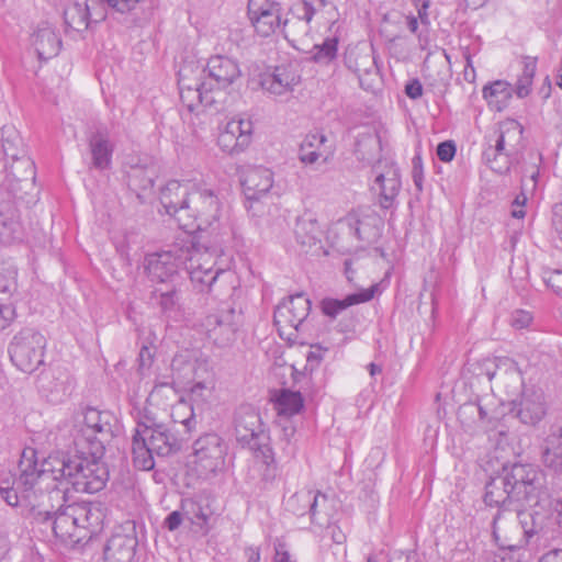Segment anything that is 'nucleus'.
<instances>
[{"mask_svg": "<svg viewBox=\"0 0 562 562\" xmlns=\"http://www.w3.org/2000/svg\"><path fill=\"white\" fill-rule=\"evenodd\" d=\"M104 453L105 447L97 445L95 448L76 446L66 454H52L45 460L42 471L35 468L24 471L16 481V488L25 493L52 477L64 480L77 492H99L109 479Z\"/></svg>", "mask_w": 562, "mask_h": 562, "instance_id": "nucleus-1", "label": "nucleus"}, {"mask_svg": "<svg viewBox=\"0 0 562 562\" xmlns=\"http://www.w3.org/2000/svg\"><path fill=\"white\" fill-rule=\"evenodd\" d=\"M206 70L209 79L214 81V83L203 81L202 83L192 85L189 77H183L179 81L181 100L190 110H193L199 104H212L214 99L210 93L228 87L240 77L238 64L221 55L209 59Z\"/></svg>", "mask_w": 562, "mask_h": 562, "instance_id": "nucleus-2", "label": "nucleus"}, {"mask_svg": "<svg viewBox=\"0 0 562 562\" xmlns=\"http://www.w3.org/2000/svg\"><path fill=\"white\" fill-rule=\"evenodd\" d=\"M102 524V512L87 503L68 505L58 512L53 524L55 536L63 542H79Z\"/></svg>", "mask_w": 562, "mask_h": 562, "instance_id": "nucleus-3", "label": "nucleus"}, {"mask_svg": "<svg viewBox=\"0 0 562 562\" xmlns=\"http://www.w3.org/2000/svg\"><path fill=\"white\" fill-rule=\"evenodd\" d=\"M160 200L169 213H178L186 209L205 213L217 207V200L211 192L198 189L189 192V187L178 181H171L166 186Z\"/></svg>", "mask_w": 562, "mask_h": 562, "instance_id": "nucleus-4", "label": "nucleus"}, {"mask_svg": "<svg viewBox=\"0 0 562 562\" xmlns=\"http://www.w3.org/2000/svg\"><path fill=\"white\" fill-rule=\"evenodd\" d=\"M164 385L156 387L151 394L153 401ZM154 404L149 402L145 407L144 415L137 425L135 434L144 440L151 450L158 456H167L177 447V439L171 431L164 425L154 412Z\"/></svg>", "mask_w": 562, "mask_h": 562, "instance_id": "nucleus-5", "label": "nucleus"}, {"mask_svg": "<svg viewBox=\"0 0 562 562\" xmlns=\"http://www.w3.org/2000/svg\"><path fill=\"white\" fill-rule=\"evenodd\" d=\"M311 311V302L303 294H296L283 300L274 311V325L279 336L289 341H295L300 326Z\"/></svg>", "mask_w": 562, "mask_h": 562, "instance_id": "nucleus-6", "label": "nucleus"}, {"mask_svg": "<svg viewBox=\"0 0 562 562\" xmlns=\"http://www.w3.org/2000/svg\"><path fill=\"white\" fill-rule=\"evenodd\" d=\"M112 415L109 412H102L92 407L83 412L82 419L76 425L77 447L95 448L97 445L105 447L112 438L111 427Z\"/></svg>", "mask_w": 562, "mask_h": 562, "instance_id": "nucleus-7", "label": "nucleus"}, {"mask_svg": "<svg viewBox=\"0 0 562 562\" xmlns=\"http://www.w3.org/2000/svg\"><path fill=\"white\" fill-rule=\"evenodd\" d=\"M247 15L255 32L262 37L274 34L282 25V8L274 0H248Z\"/></svg>", "mask_w": 562, "mask_h": 562, "instance_id": "nucleus-8", "label": "nucleus"}, {"mask_svg": "<svg viewBox=\"0 0 562 562\" xmlns=\"http://www.w3.org/2000/svg\"><path fill=\"white\" fill-rule=\"evenodd\" d=\"M13 363L24 372H32L43 362L42 338L15 340L10 347Z\"/></svg>", "mask_w": 562, "mask_h": 562, "instance_id": "nucleus-9", "label": "nucleus"}, {"mask_svg": "<svg viewBox=\"0 0 562 562\" xmlns=\"http://www.w3.org/2000/svg\"><path fill=\"white\" fill-rule=\"evenodd\" d=\"M196 470L214 472L223 463V449L216 436H204L195 442L194 460Z\"/></svg>", "mask_w": 562, "mask_h": 562, "instance_id": "nucleus-10", "label": "nucleus"}, {"mask_svg": "<svg viewBox=\"0 0 562 562\" xmlns=\"http://www.w3.org/2000/svg\"><path fill=\"white\" fill-rule=\"evenodd\" d=\"M251 122L243 119L229 121L218 136V145L227 153L244 149L250 142Z\"/></svg>", "mask_w": 562, "mask_h": 562, "instance_id": "nucleus-11", "label": "nucleus"}, {"mask_svg": "<svg viewBox=\"0 0 562 562\" xmlns=\"http://www.w3.org/2000/svg\"><path fill=\"white\" fill-rule=\"evenodd\" d=\"M300 75L296 69L290 65H281L267 71L260 77L261 87L274 94H282L293 90L300 83Z\"/></svg>", "mask_w": 562, "mask_h": 562, "instance_id": "nucleus-12", "label": "nucleus"}, {"mask_svg": "<svg viewBox=\"0 0 562 562\" xmlns=\"http://www.w3.org/2000/svg\"><path fill=\"white\" fill-rule=\"evenodd\" d=\"M270 403L277 415L286 419L301 414L305 406L301 392L289 389L271 391Z\"/></svg>", "mask_w": 562, "mask_h": 562, "instance_id": "nucleus-13", "label": "nucleus"}, {"mask_svg": "<svg viewBox=\"0 0 562 562\" xmlns=\"http://www.w3.org/2000/svg\"><path fill=\"white\" fill-rule=\"evenodd\" d=\"M241 184L246 196L256 200L272 188L273 176L267 168H251L244 172Z\"/></svg>", "mask_w": 562, "mask_h": 562, "instance_id": "nucleus-14", "label": "nucleus"}, {"mask_svg": "<svg viewBox=\"0 0 562 562\" xmlns=\"http://www.w3.org/2000/svg\"><path fill=\"white\" fill-rule=\"evenodd\" d=\"M379 291V285L374 284L368 289L361 290L358 293H353L345 297L344 300H337V299H325L321 303V307L324 314L328 316H336L344 310L369 302L372 300L375 295V293Z\"/></svg>", "mask_w": 562, "mask_h": 562, "instance_id": "nucleus-15", "label": "nucleus"}, {"mask_svg": "<svg viewBox=\"0 0 562 562\" xmlns=\"http://www.w3.org/2000/svg\"><path fill=\"white\" fill-rule=\"evenodd\" d=\"M482 93L488 106L495 111H503L507 108L513 97L510 83L504 80H496L485 86Z\"/></svg>", "mask_w": 562, "mask_h": 562, "instance_id": "nucleus-16", "label": "nucleus"}, {"mask_svg": "<svg viewBox=\"0 0 562 562\" xmlns=\"http://www.w3.org/2000/svg\"><path fill=\"white\" fill-rule=\"evenodd\" d=\"M147 270L153 279L165 282L177 273V260L169 252L151 255L148 258Z\"/></svg>", "mask_w": 562, "mask_h": 562, "instance_id": "nucleus-17", "label": "nucleus"}, {"mask_svg": "<svg viewBox=\"0 0 562 562\" xmlns=\"http://www.w3.org/2000/svg\"><path fill=\"white\" fill-rule=\"evenodd\" d=\"M33 43L38 53V56L43 59H48L57 55L60 47V41L58 36L49 27L38 30L34 34Z\"/></svg>", "mask_w": 562, "mask_h": 562, "instance_id": "nucleus-18", "label": "nucleus"}, {"mask_svg": "<svg viewBox=\"0 0 562 562\" xmlns=\"http://www.w3.org/2000/svg\"><path fill=\"white\" fill-rule=\"evenodd\" d=\"M538 58L532 56H525L521 60V74L516 82V94L519 98H525L530 94L532 89L533 78L537 71Z\"/></svg>", "mask_w": 562, "mask_h": 562, "instance_id": "nucleus-19", "label": "nucleus"}, {"mask_svg": "<svg viewBox=\"0 0 562 562\" xmlns=\"http://www.w3.org/2000/svg\"><path fill=\"white\" fill-rule=\"evenodd\" d=\"M261 426L262 423L257 413L245 414L236 426L238 438L246 443H250L263 432Z\"/></svg>", "mask_w": 562, "mask_h": 562, "instance_id": "nucleus-20", "label": "nucleus"}, {"mask_svg": "<svg viewBox=\"0 0 562 562\" xmlns=\"http://www.w3.org/2000/svg\"><path fill=\"white\" fill-rule=\"evenodd\" d=\"M328 349L315 344L310 346V350L306 353V363L300 370L296 364H292L293 369V379L294 381H299L301 376L312 373L315 369L319 367V364L325 359Z\"/></svg>", "mask_w": 562, "mask_h": 562, "instance_id": "nucleus-21", "label": "nucleus"}, {"mask_svg": "<svg viewBox=\"0 0 562 562\" xmlns=\"http://www.w3.org/2000/svg\"><path fill=\"white\" fill-rule=\"evenodd\" d=\"M154 453L155 451L135 434L133 438L134 465L139 470H151L155 465Z\"/></svg>", "mask_w": 562, "mask_h": 562, "instance_id": "nucleus-22", "label": "nucleus"}, {"mask_svg": "<svg viewBox=\"0 0 562 562\" xmlns=\"http://www.w3.org/2000/svg\"><path fill=\"white\" fill-rule=\"evenodd\" d=\"M446 63L434 54H429L424 64V76L431 79L432 81H439L447 77L448 65L450 64V57L445 53Z\"/></svg>", "mask_w": 562, "mask_h": 562, "instance_id": "nucleus-23", "label": "nucleus"}, {"mask_svg": "<svg viewBox=\"0 0 562 562\" xmlns=\"http://www.w3.org/2000/svg\"><path fill=\"white\" fill-rule=\"evenodd\" d=\"M325 136L314 133L310 134L305 137L304 142L301 145L300 157L301 160L305 164H313L319 158V154L317 149L325 142Z\"/></svg>", "mask_w": 562, "mask_h": 562, "instance_id": "nucleus-24", "label": "nucleus"}, {"mask_svg": "<svg viewBox=\"0 0 562 562\" xmlns=\"http://www.w3.org/2000/svg\"><path fill=\"white\" fill-rule=\"evenodd\" d=\"M509 135L514 140H519L521 136V128L519 124L515 121H510L505 123L502 126L501 136L496 143V150L502 153L506 148V136Z\"/></svg>", "mask_w": 562, "mask_h": 562, "instance_id": "nucleus-25", "label": "nucleus"}, {"mask_svg": "<svg viewBox=\"0 0 562 562\" xmlns=\"http://www.w3.org/2000/svg\"><path fill=\"white\" fill-rule=\"evenodd\" d=\"M337 38H328L321 46H316L314 58L317 61H330L337 54Z\"/></svg>", "mask_w": 562, "mask_h": 562, "instance_id": "nucleus-26", "label": "nucleus"}, {"mask_svg": "<svg viewBox=\"0 0 562 562\" xmlns=\"http://www.w3.org/2000/svg\"><path fill=\"white\" fill-rule=\"evenodd\" d=\"M92 155L98 167H106L111 160V148L106 142L99 140L92 145Z\"/></svg>", "mask_w": 562, "mask_h": 562, "instance_id": "nucleus-27", "label": "nucleus"}, {"mask_svg": "<svg viewBox=\"0 0 562 562\" xmlns=\"http://www.w3.org/2000/svg\"><path fill=\"white\" fill-rule=\"evenodd\" d=\"M65 21L72 30L78 31L87 26V21L83 16L82 10L77 5L68 8L65 11Z\"/></svg>", "mask_w": 562, "mask_h": 562, "instance_id": "nucleus-28", "label": "nucleus"}, {"mask_svg": "<svg viewBox=\"0 0 562 562\" xmlns=\"http://www.w3.org/2000/svg\"><path fill=\"white\" fill-rule=\"evenodd\" d=\"M16 283V270L12 266H0V291H9Z\"/></svg>", "mask_w": 562, "mask_h": 562, "instance_id": "nucleus-29", "label": "nucleus"}, {"mask_svg": "<svg viewBox=\"0 0 562 562\" xmlns=\"http://www.w3.org/2000/svg\"><path fill=\"white\" fill-rule=\"evenodd\" d=\"M109 7L119 12H130L147 0H104Z\"/></svg>", "mask_w": 562, "mask_h": 562, "instance_id": "nucleus-30", "label": "nucleus"}, {"mask_svg": "<svg viewBox=\"0 0 562 562\" xmlns=\"http://www.w3.org/2000/svg\"><path fill=\"white\" fill-rule=\"evenodd\" d=\"M456 145L451 140L442 142L437 147V156L443 162H450L456 155Z\"/></svg>", "mask_w": 562, "mask_h": 562, "instance_id": "nucleus-31", "label": "nucleus"}, {"mask_svg": "<svg viewBox=\"0 0 562 562\" xmlns=\"http://www.w3.org/2000/svg\"><path fill=\"white\" fill-rule=\"evenodd\" d=\"M120 557H116V544L115 542H111L106 550H105V558L109 561H117V562H126L131 559V550L130 549H123L120 550Z\"/></svg>", "mask_w": 562, "mask_h": 562, "instance_id": "nucleus-32", "label": "nucleus"}, {"mask_svg": "<svg viewBox=\"0 0 562 562\" xmlns=\"http://www.w3.org/2000/svg\"><path fill=\"white\" fill-rule=\"evenodd\" d=\"M497 524H498V520L495 519L494 520V527H493V536H494V539H495L496 543L502 549H513L514 548V543L512 542V539L508 536H505V537L501 536V528L498 527Z\"/></svg>", "mask_w": 562, "mask_h": 562, "instance_id": "nucleus-33", "label": "nucleus"}, {"mask_svg": "<svg viewBox=\"0 0 562 562\" xmlns=\"http://www.w3.org/2000/svg\"><path fill=\"white\" fill-rule=\"evenodd\" d=\"M15 316L11 305H0V328H4Z\"/></svg>", "mask_w": 562, "mask_h": 562, "instance_id": "nucleus-34", "label": "nucleus"}, {"mask_svg": "<svg viewBox=\"0 0 562 562\" xmlns=\"http://www.w3.org/2000/svg\"><path fill=\"white\" fill-rule=\"evenodd\" d=\"M405 93L411 99H418L423 95V87L418 80H412L405 86Z\"/></svg>", "mask_w": 562, "mask_h": 562, "instance_id": "nucleus-35", "label": "nucleus"}, {"mask_svg": "<svg viewBox=\"0 0 562 562\" xmlns=\"http://www.w3.org/2000/svg\"><path fill=\"white\" fill-rule=\"evenodd\" d=\"M415 7L417 8L418 18L423 23H428V8L430 5V0H412Z\"/></svg>", "mask_w": 562, "mask_h": 562, "instance_id": "nucleus-36", "label": "nucleus"}, {"mask_svg": "<svg viewBox=\"0 0 562 562\" xmlns=\"http://www.w3.org/2000/svg\"><path fill=\"white\" fill-rule=\"evenodd\" d=\"M547 284L554 291H562V271H553L547 278Z\"/></svg>", "mask_w": 562, "mask_h": 562, "instance_id": "nucleus-37", "label": "nucleus"}, {"mask_svg": "<svg viewBox=\"0 0 562 562\" xmlns=\"http://www.w3.org/2000/svg\"><path fill=\"white\" fill-rule=\"evenodd\" d=\"M0 492L5 499V502L11 505L15 506L19 503V496L13 488L4 487L3 485L0 486Z\"/></svg>", "mask_w": 562, "mask_h": 562, "instance_id": "nucleus-38", "label": "nucleus"}, {"mask_svg": "<svg viewBox=\"0 0 562 562\" xmlns=\"http://www.w3.org/2000/svg\"><path fill=\"white\" fill-rule=\"evenodd\" d=\"M181 522L182 517L179 512H172L165 520V524L170 531L176 530L181 525Z\"/></svg>", "mask_w": 562, "mask_h": 562, "instance_id": "nucleus-39", "label": "nucleus"}, {"mask_svg": "<svg viewBox=\"0 0 562 562\" xmlns=\"http://www.w3.org/2000/svg\"><path fill=\"white\" fill-rule=\"evenodd\" d=\"M539 562H562V552L554 550L546 554Z\"/></svg>", "mask_w": 562, "mask_h": 562, "instance_id": "nucleus-40", "label": "nucleus"}, {"mask_svg": "<svg viewBox=\"0 0 562 562\" xmlns=\"http://www.w3.org/2000/svg\"><path fill=\"white\" fill-rule=\"evenodd\" d=\"M525 210L521 206H514L512 211V215L515 218H524L525 217Z\"/></svg>", "mask_w": 562, "mask_h": 562, "instance_id": "nucleus-41", "label": "nucleus"}, {"mask_svg": "<svg viewBox=\"0 0 562 562\" xmlns=\"http://www.w3.org/2000/svg\"><path fill=\"white\" fill-rule=\"evenodd\" d=\"M526 196L525 194H520L518 195L515 201H514V206H521V207H525V204H526Z\"/></svg>", "mask_w": 562, "mask_h": 562, "instance_id": "nucleus-42", "label": "nucleus"}, {"mask_svg": "<svg viewBox=\"0 0 562 562\" xmlns=\"http://www.w3.org/2000/svg\"><path fill=\"white\" fill-rule=\"evenodd\" d=\"M276 562H291L286 552H278Z\"/></svg>", "mask_w": 562, "mask_h": 562, "instance_id": "nucleus-43", "label": "nucleus"}, {"mask_svg": "<svg viewBox=\"0 0 562 562\" xmlns=\"http://www.w3.org/2000/svg\"><path fill=\"white\" fill-rule=\"evenodd\" d=\"M408 24H409V29H411V31H412V32H416V31H417V29H418V22H417V19H416V18H412V19L409 20V23H408Z\"/></svg>", "mask_w": 562, "mask_h": 562, "instance_id": "nucleus-44", "label": "nucleus"}, {"mask_svg": "<svg viewBox=\"0 0 562 562\" xmlns=\"http://www.w3.org/2000/svg\"><path fill=\"white\" fill-rule=\"evenodd\" d=\"M557 85H558L559 88L562 89V63H561V67H560V70H559Z\"/></svg>", "mask_w": 562, "mask_h": 562, "instance_id": "nucleus-45", "label": "nucleus"}, {"mask_svg": "<svg viewBox=\"0 0 562 562\" xmlns=\"http://www.w3.org/2000/svg\"><path fill=\"white\" fill-rule=\"evenodd\" d=\"M196 517H198L200 520H202L204 524H206V522H207V520H209L207 515H205V514H204V513H202V512H201L200 514H198V515H196Z\"/></svg>", "mask_w": 562, "mask_h": 562, "instance_id": "nucleus-46", "label": "nucleus"}, {"mask_svg": "<svg viewBox=\"0 0 562 562\" xmlns=\"http://www.w3.org/2000/svg\"><path fill=\"white\" fill-rule=\"evenodd\" d=\"M381 370L374 364V363H371L370 364V372L371 374H375L376 372H380Z\"/></svg>", "mask_w": 562, "mask_h": 562, "instance_id": "nucleus-47", "label": "nucleus"}, {"mask_svg": "<svg viewBox=\"0 0 562 562\" xmlns=\"http://www.w3.org/2000/svg\"><path fill=\"white\" fill-rule=\"evenodd\" d=\"M182 227L188 231V232H191L194 229L193 225H188V224H183Z\"/></svg>", "mask_w": 562, "mask_h": 562, "instance_id": "nucleus-48", "label": "nucleus"}, {"mask_svg": "<svg viewBox=\"0 0 562 562\" xmlns=\"http://www.w3.org/2000/svg\"><path fill=\"white\" fill-rule=\"evenodd\" d=\"M349 271H350V263L346 262V272L349 273Z\"/></svg>", "mask_w": 562, "mask_h": 562, "instance_id": "nucleus-49", "label": "nucleus"}, {"mask_svg": "<svg viewBox=\"0 0 562 562\" xmlns=\"http://www.w3.org/2000/svg\"><path fill=\"white\" fill-rule=\"evenodd\" d=\"M255 555H256V561H258L259 560V552L258 551L255 552Z\"/></svg>", "mask_w": 562, "mask_h": 562, "instance_id": "nucleus-50", "label": "nucleus"}, {"mask_svg": "<svg viewBox=\"0 0 562 562\" xmlns=\"http://www.w3.org/2000/svg\"><path fill=\"white\" fill-rule=\"evenodd\" d=\"M525 318L529 322L530 321V317L528 314H525Z\"/></svg>", "mask_w": 562, "mask_h": 562, "instance_id": "nucleus-51", "label": "nucleus"}]
</instances>
